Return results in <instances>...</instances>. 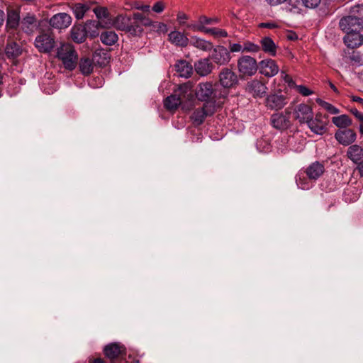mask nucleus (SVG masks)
<instances>
[{"label": "nucleus", "instance_id": "1", "mask_svg": "<svg viewBox=\"0 0 363 363\" xmlns=\"http://www.w3.org/2000/svg\"><path fill=\"white\" fill-rule=\"evenodd\" d=\"M191 85L190 82L181 84L173 94L167 96L164 101V106L169 111H175L179 105L185 101L191 99Z\"/></svg>", "mask_w": 363, "mask_h": 363}, {"label": "nucleus", "instance_id": "2", "mask_svg": "<svg viewBox=\"0 0 363 363\" xmlns=\"http://www.w3.org/2000/svg\"><path fill=\"white\" fill-rule=\"evenodd\" d=\"M34 44L40 52H50L55 46V40L52 28L48 26L45 28H40Z\"/></svg>", "mask_w": 363, "mask_h": 363}, {"label": "nucleus", "instance_id": "3", "mask_svg": "<svg viewBox=\"0 0 363 363\" xmlns=\"http://www.w3.org/2000/svg\"><path fill=\"white\" fill-rule=\"evenodd\" d=\"M57 57L60 60L64 67L73 70L77 65L78 55L74 47L69 43H64L57 49Z\"/></svg>", "mask_w": 363, "mask_h": 363}, {"label": "nucleus", "instance_id": "4", "mask_svg": "<svg viewBox=\"0 0 363 363\" xmlns=\"http://www.w3.org/2000/svg\"><path fill=\"white\" fill-rule=\"evenodd\" d=\"M195 95L199 101H203L204 104L216 105V100L220 94L211 82H206L199 83L197 85L195 89Z\"/></svg>", "mask_w": 363, "mask_h": 363}, {"label": "nucleus", "instance_id": "5", "mask_svg": "<svg viewBox=\"0 0 363 363\" xmlns=\"http://www.w3.org/2000/svg\"><path fill=\"white\" fill-rule=\"evenodd\" d=\"M238 69L241 79L254 75L258 65L255 58L249 55H242L238 60Z\"/></svg>", "mask_w": 363, "mask_h": 363}, {"label": "nucleus", "instance_id": "6", "mask_svg": "<svg viewBox=\"0 0 363 363\" xmlns=\"http://www.w3.org/2000/svg\"><path fill=\"white\" fill-rule=\"evenodd\" d=\"M104 354L112 363L123 360L126 356L125 347L120 343L114 342L105 346Z\"/></svg>", "mask_w": 363, "mask_h": 363}, {"label": "nucleus", "instance_id": "7", "mask_svg": "<svg viewBox=\"0 0 363 363\" xmlns=\"http://www.w3.org/2000/svg\"><path fill=\"white\" fill-rule=\"evenodd\" d=\"M339 26L346 33L352 31H360L363 28V18L350 15L342 18Z\"/></svg>", "mask_w": 363, "mask_h": 363}, {"label": "nucleus", "instance_id": "8", "mask_svg": "<svg viewBox=\"0 0 363 363\" xmlns=\"http://www.w3.org/2000/svg\"><path fill=\"white\" fill-rule=\"evenodd\" d=\"M292 112L291 108L285 109L284 113H274L271 117V123L273 127L277 130H283L289 128L291 125L290 115Z\"/></svg>", "mask_w": 363, "mask_h": 363}, {"label": "nucleus", "instance_id": "9", "mask_svg": "<svg viewBox=\"0 0 363 363\" xmlns=\"http://www.w3.org/2000/svg\"><path fill=\"white\" fill-rule=\"evenodd\" d=\"M217 105L212 104H203L201 108H196L191 116L194 123L199 125L203 123L206 118L213 116L216 111Z\"/></svg>", "mask_w": 363, "mask_h": 363}, {"label": "nucleus", "instance_id": "10", "mask_svg": "<svg viewBox=\"0 0 363 363\" xmlns=\"http://www.w3.org/2000/svg\"><path fill=\"white\" fill-rule=\"evenodd\" d=\"M218 77L220 84L225 89L235 87L239 83L238 75L228 67H224L220 70Z\"/></svg>", "mask_w": 363, "mask_h": 363}, {"label": "nucleus", "instance_id": "11", "mask_svg": "<svg viewBox=\"0 0 363 363\" xmlns=\"http://www.w3.org/2000/svg\"><path fill=\"white\" fill-rule=\"evenodd\" d=\"M294 117L295 120L298 121L301 124L308 122L313 116L311 107L306 104H300L297 105L293 110Z\"/></svg>", "mask_w": 363, "mask_h": 363}, {"label": "nucleus", "instance_id": "12", "mask_svg": "<svg viewBox=\"0 0 363 363\" xmlns=\"http://www.w3.org/2000/svg\"><path fill=\"white\" fill-rule=\"evenodd\" d=\"M327 116L320 113H318L315 118L309 119L308 122V128L315 134L322 135L326 131Z\"/></svg>", "mask_w": 363, "mask_h": 363}, {"label": "nucleus", "instance_id": "13", "mask_svg": "<svg viewBox=\"0 0 363 363\" xmlns=\"http://www.w3.org/2000/svg\"><path fill=\"white\" fill-rule=\"evenodd\" d=\"M335 138L344 146H350L356 140L357 134L353 129H338L335 133Z\"/></svg>", "mask_w": 363, "mask_h": 363}, {"label": "nucleus", "instance_id": "14", "mask_svg": "<svg viewBox=\"0 0 363 363\" xmlns=\"http://www.w3.org/2000/svg\"><path fill=\"white\" fill-rule=\"evenodd\" d=\"M245 90L255 98H262L266 94L267 87L264 82L253 79L247 83Z\"/></svg>", "mask_w": 363, "mask_h": 363}, {"label": "nucleus", "instance_id": "15", "mask_svg": "<svg viewBox=\"0 0 363 363\" xmlns=\"http://www.w3.org/2000/svg\"><path fill=\"white\" fill-rule=\"evenodd\" d=\"M288 103L286 96L282 94H269L266 98V106L271 110H281Z\"/></svg>", "mask_w": 363, "mask_h": 363}, {"label": "nucleus", "instance_id": "16", "mask_svg": "<svg viewBox=\"0 0 363 363\" xmlns=\"http://www.w3.org/2000/svg\"><path fill=\"white\" fill-rule=\"evenodd\" d=\"M212 60L219 65H225L230 60V55L228 49L223 46H217L213 49L211 56Z\"/></svg>", "mask_w": 363, "mask_h": 363}, {"label": "nucleus", "instance_id": "17", "mask_svg": "<svg viewBox=\"0 0 363 363\" xmlns=\"http://www.w3.org/2000/svg\"><path fill=\"white\" fill-rule=\"evenodd\" d=\"M71 16L66 13H59L54 15L49 21L50 26L57 29H65L70 26Z\"/></svg>", "mask_w": 363, "mask_h": 363}, {"label": "nucleus", "instance_id": "18", "mask_svg": "<svg viewBox=\"0 0 363 363\" xmlns=\"http://www.w3.org/2000/svg\"><path fill=\"white\" fill-rule=\"evenodd\" d=\"M261 74L266 77H271L276 75L279 72V67L276 62L272 59L262 60L258 65Z\"/></svg>", "mask_w": 363, "mask_h": 363}, {"label": "nucleus", "instance_id": "19", "mask_svg": "<svg viewBox=\"0 0 363 363\" xmlns=\"http://www.w3.org/2000/svg\"><path fill=\"white\" fill-rule=\"evenodd\" d=\"M22 48L18 43L10 38L7 40L5 47V54L8 58L13 60L16 59L22 54Z\"/></svg>", "mask_w": 363, "mask_h": 363}, {"label": "nucleus", "instance_id": "20", "mask_svg": "<svg viewBox=\"0 0 363 363\" xmlns=\"http://www.w3.org/2000/svg\"><path fill=\"white\" fill-rule=\"evenodd\" d=\"M346 155L356 164L363 162V147L359 145H352L347 148Z\"/></svg>", "mask_w": 363, "mask_h": 363}, {"label": "nucleus", "instance_id": "21", "mask_svg": "<svg viewBox=\"0 0 363 363\" xmlns=\"http://www.w3.org/2000/svg\"><path fill=\"white\" fill-rule=\"evenodd\" d=\"M363 37L359 31H352L344 37V43L349 48H357L362 45Z\"/></svg>", "mask_w": 363, "mask_h": 363}, {"label": "nucleus", "instance_id": "22", "mask_svg": "<svg viewBox=\"0 0 363 363\" xmlns=\"http://www.w3.org/2000/svg\"><path fill=\"white\" fill-rule=\"evenodd\" d=\"M111 56L108 50L100 48L97 49L93 53L92 60L95 65H98L99 67H105L110 60Z\"/></svg>", "mask_w": 363, "mask_h": 363}, {"label": "nucleus", "instance_id": "23", "mask_svg": "<svg viewBox=\"0 0 363 363\" xmlns=\"http://www.w3.org/2000/svg\"><path fill=\"white\" fill-rule=\"evenodd\" d=\"M213 67V65L210 62L208 58L201 59L194 64V68L196 73L203 77L209 74L211 72Z\"/></svg>", "mask_w": 363, "mask_h": 363}, {"label": "nucleus", "instance_id": "24", "mask_svg": "<svg viewBox=\"0 0 363 363\" xmlns=\"http://www.w3.org/2000/svg\"><path fill=\"white\" fill-rule=\"evenodd\" d=\"M37 27V19L33 15H27L21 21V30L27 34H31Z\"/></svg>", "mask_w": 363, "mask_h": 363}, {"label": "nucleus", "instance_id": "25", "mask_svg": "<svg viewBox=\"0 0 363 363\" xmlns=\"http://www.w3.org/2000/svg\"><path fill=\"white\" fill-rule=\"evenodd\" d=\"M260 49H262L265 53H267L272 57L276 56L278 46L271 38L268 36L263 37L260 40Z\"/></svg>", "mask_w": 363, "mask_h": 363}, {"label": "nucleus", "instance_id": "26", "mask_svg": "<svg viewBox=\"0 0 363 363\" xmlns=\"http://www.w3.org/2000/svg\"><path fill=\"white\" fill-rule=\"evenodd\" d=\"M325 168L319 162L312 163L306 170V173L310 179H317L324 172Z\"/></svg>", "mask_w": 363, "mask_h": 363}, {"label": "nucleus", "instance_id": "27", "mask_svg": "<svg viewBox=\"0 0 363 363\" xmlns=\"http://www.w3.org/2000/svg\"><path fill=\"white\" fill-rule=\"evenodd\" d=\"M87 30L82 25L74 26L71 30L72 39L77 43L85 41L87 37Z\"/></svg>", "mask_w": 363, "mask_h": 363}, {"label": "nucleus", "instance_id": "28", "mask_svg": "<svg viewBox=\"0 0 363 363\" xmlns=\"http://www.w3.org/2000/svg\"><path fill=\"white\" fill-rule=\"evenodd\" d=\"M21 25L19 13L16 10H10L7 13L6 29L15 30Z\"/></svg>", "mask_w": 363, "mask_h": 363}, {"label": "nucleus", "instance_id": "29", "mask_svg": "<svg viewBox=\"0 0 363 363\" xmlns=\"http://www.w3.org/2000/svg\"><path fill=\"white\" fill-rule=\"evenodd\" d=\"M169 40L174 44L181 47H186L189 44V38L182 33L172 31L169 34Z\"/></svg>", "mask_w": 363, "mask_h": 363}, {"label": "nucleus", "instance_id": "30", "mask_svg": "<svg viewBox=\"0 0 363 363\" xmlns=\"http://www.w3.org/2000/svg\"><path fill=\"white\" fill-rule=\"evenodd\" d=\"M175 71L182 77L187 78L192 73V66L185 60L179 61L175 65Z\"/></svg>", "mask_w": 363, "mask_h": 363}, {"label": "nucleus", "instance_id": "31", "mask_svg": "<svg viewBox=\"0 0 363 363\" xmlns=\"http://www.w3.org/2000/svg\"><path fill=\"white\" fill-rule=\"evenodd\" d=\"M94 65L92 59L82 57L79 62V70L84 75H89L93 72Z\"/></svg>", "mask_w": 363, "mask_h": 363}, {"label": "nucleus", "instance_id": "32", "mask_svg": "<svg viewBox=\"0 0 363 363\" xmlns=\"http://www.w3.org/2000/svg\"><path fill=\"white\" fill-rule=\"evenodd\" d=\"M143 32V28L141 27L140 22L138 19H135L134 13L133 16H130V22L127 33L131 35L138 36Z\"/></svg>", "mask_w": 363, "mask_h": 363}, {"label": "nucleus", "instance_id": "33", "mask_svg": "<svg viewBox=\"0 0 363 363\" xmlns=\"http://www.w3.org/2000/svg\"><path fill=\"white\" fill-rule=\"evenodd\" d=\"M332 122L338 127L339 129H346L352 124V119L346 114L333 117Z\"/></svg>", "mask_w": 363, "mask_h": 363}, {"label": "nucleus", "instance_id": "34", "mask_svg": "<svg viewBox=\"0 0 363 363\" xmlns=\"http://www.w3.org/2000/svg\"><path fill=\"white\" fill-rule=\"evenodd\" d=\"M129 22L130 16L118 15L113 20V26L118 30L127 32Z\"/></svg>", "mask_w": 363, "mask_h": 363}, {"label": "nucleus", "instance_id": "35", "mask_svg": "<svg viewBox=\"0 0 363 363\" xmlns=\"http://www.w3.org/2000/svg\"><path fill=\"white\" fill-rule=\"evenodd\" d=\"M190 45L203 51H209L213 47L211 42L196 37H191Z\"/></svg>", "mask_w": 363, "mask_h": 363}, {"label": "nucleus", "instance_id": "36", "mask_svg": "<svg viewBox=\"0 0 363 363\" xmlns=\"http://www.w3.org/2000/svg\"><path fill=\"white\" fill-rule=\"evenodd\" d=\"M101 41L106 45H113L118 41L117 34L112 30H106L100 35Z\"/></svg>", "mask_w": 363, "mask_h": 363}, {"label": "nucleus", "instance_id": "37", "mask_svg": "<svg viewBox=\"0 0 363 363\" xmlns=\"http://www.w3.org/2000/svg\"><path fill=\"white\" fill-rule=\"evenodd\" d=\"M354 48H350L347 50V51H345V57L347 60L350 61L354 64L362 65V55L353 50Z\"/></svg>", "mask_w": 363, "mask_h": 363}, {"label": "nucleus", "instance_id": "38", "mask_svg": "<svg viewBox=\"0 0 363 363\" xmlns=\"http://www.w3.org/2000/svg\"><path fill=\"white\" fill-rule=\"evenodd\" d=\"M72 9L75 15V17L77 19H82L84 17L86 11H88L89 7L85 4L77 3L73 4Z\"/></svg>", "mask_w": 363, "mask_h": 363}, {"label": "nucleus", "instance_id": "39", "mask_svg": "<svg viewBox=\"0 0 363 363\" xmlns=\"http://www.w3.org/2000/svg\"><path fill=\"white\" fill-rule=\"evenodd\" d=\"M302 6L301 0H289L288 9L293 13L301 14L302 13Z\"/></svg>", "mask_w": 363, "mask_h": 363}, {"label": "nucleus", "instance_id": "40", "mask_svg": "<svg viewBox=\"0 0 363 363\" xmlns=\"http://www.w3.org/2000/svg\"><path fill=\"white\" fill-rule=\"evenodd\" d=\"M94 27V25H97L99 28H108L113 26V20L111 16L104 17V18H98V21L89 23Z\"/></svg>", "mask_w": 363, "mask_h": 363}, {"label": "nucleus", "instance_id": "41", "mask_svg": "<svg viewBox=\"0 0 363 363\" xmlns=\"http://www.w3.org/2000/svg\"><path fill=\"white\" fill-rule=\"evenodd\" d=\"M93 21H95L94 20L87 21L86 22L85 25H84V27L86 28V30H87V35H89L91 38H94L99 35V28L98 27V26L94 25V27L92 25L89 24V23H91Z\"/></svg>", "mask_w": 363, "mask_h": 363}, {"label": "nucleus", "instance_id": "42", "mask_svg": "<svg viewBox=\"0 0 363 363\" xmlns=\"http://www.w3.org/2000/svg\"><path fill=\"white\" fill-rule=\"evenodd\" d=\"M134 16L135 19H138L140 22L141 27L143 28V27H147L150 26L152 27L154 25V21H152L150 18L148 17H146L143 14L140 13H134Z\"/></svg>", "mask_w": 363, "mask_h": 363}, {"label": "nucleus", "instance_id": "43", "mask_svg": "<svg viewBox=\"0 0 363 363\" xmlns=\"http://www.w3.org/2000/svg\"><path fill=\"white\" fill-rule=\"evenodd\" d=\"M205 33L211 34L216 38H225L228 36V33L225 30H222L218 28H206Z\"/></svg>", "mask_w": 363, "mask_h": 363}, {"label": "nucleus", "instance_id": "44", "mask_svg": "<svg viewBox=\"0 0 363 363\" xmlns=\"http://www.w3.org/2000/svg\"><path fill=\"white\" fill-rule=\"evenodd\" d=\"M317 103L332 114H337L339 113V110L337 108L325 101L318 99Z\"/></svg>", "mask_w": 363, "mask_h": 363}, {"label": "nucleus", "instance_id": "45", "mask_svg": "<svg viewBox=\"0 0 363 363\" xmlns=\"http://www.w3.org/2000/svg\"><path fill=\"white\" fill-rule=\"evenodd\" d=\"M259 50L260 47L253 43L247 41L243 44L242 52H257Z\"/></svg>", "mask_w": 363, "mask_h": 363}, {"label": "nucleus", "instance_id": "46", "mask_svg": "<svg viewBox=\"0 0 363 363\" xmlns=\"http://www.w3.org/2000/svg\"><path fill=\"white\" fill-rule=\"evenodd\" d=\"M94 12L96 16L97 19L98 18H104V17H108L110 16L109 12L108 11L107 9L105 7H101L98 6L94 8Z\"/></svg>", "mask_w": 363, "mask_h": 363}, {"label": "nucleus", "instance_id": "47", "mask_svg": "<svg viewBox=\"0 0 363 363\" xmlns=\"http://www.w3.org/2000/svg\"><path fill=\"white\" fill-rule=\"evenodd\" d=\"M218 19L216 18H208L206 16H201L199 18V22L201 23L203 26L204 25H210L218 23Z\"/></svg>", "mask_w": 363, "mask_h": 363}, {"label": "nucleus", "instance_id": "48", "mask_svg": "<svg viewBox=\"0 0 363 363\" xmlns=\"http://www.w3.org/2000/svg\"><path fill=\"white\" fill-rule=\"evenodd\" d=\"M186 27L193 31H201L205 33L206 28L203 26L201 23H189L186 24Z\"/></svg>", "mask_w": 363, "mask_h": 363}, {"label": "nucleus", "instance_id": "49", "mask_svg": "<svg viewBox=\"0 0 363 363\" xmlns=\"http://www.w3.org/2000/svg\"><path fill=\"white\" fill-rule=\"evenodd\" d=\"M302 1V4L303 6H305L306 8H309V9H313V8H315L317 7L321 0H301Z\"/></svg>", "mask_w": 363, "mask_h": 363}, {"label": "nucleus", "instance_id": "50", "mask_svg": "<svg viewBox=\"0 0 363 363\" xmlns=\"http://www.w3.org/2000/svg\"><path fill=\"white\" fill-rule=\"evenodd\" d=\"M296 89L298 91V93H300L301 95L304 96H308L313 93L311 90H310L308 88L303 85L296 86Z\"/></svg>", "mask_w": 363, "mask_h": 363}, {"label": "nucleus", "instance_id": "51", "mask_svg": "<svg viewBox=\"0 0 363 363\" xmlns=\"http://www.w3.org/2000/svg\"><path fill=\"white\" fill-rule=\"evenodd\" d=\"M165 8V4L163 1H157L152 6V9L154 12L160 13H162Z\"/></svg>", "mask_w": 363, "mask_h": 363}, {"label": "nucleus", "instance_id": "52", "mask_svg": "<svg viewBox=\"0 0 363 363\" xmlns=\"http://www.w3.org/2000/svg\"><path fill=\"white\" fill-rule=\"evenodd\" d=\"M152 28L153 30L157 31H162L163 33L167 31V26L163 23L155 22Z\"/></svg>", "mask_w": 363, "mask_h": 363}, {"label": "nucleus", "instance_id": "53", "mask_svg": "<svg viewBox=\"0 0 363 363\" xmlns=\"http://www.w3.org/2000/svg\"><path fill=\"white\" fill-rule=\"evenodd\" d=\"M259 28L274 29L278 27L277 24L273 22L261 23L259 24Z\"/></svg>", "mask_w": 363, "mask_h": 363}, {"label": "nucleus", "instance_id": "54", "mask_svg": "<svg viewBox=\"0 0 363 363\" xmlns=\"http://www.w3.org/2000/svg\"><path fill=\"white\" fill-rule=\"evenodd\" d=\"M284 82L288 84V86L291 88H296V86H297L295 83V82L292 79V78L288 75L285 74L284 77Z\"/></svg>", "mask_w": 363, "mask_h": 363}, {"label": "nucleus", "instance_id": "55", "mask_svg": "<svg viewBox=\"0 0 363 363\" xmlns=\"http://www.w3.org/2000/svg\"><path fill=\"white\" fill-rule=\"evenodd\" d=\"M243 46L239 43H234L230 45V50L233 52L242 51Z\"/></svg>", "mask_w": 363, "mask_h": 363}, {"label": "nucleus", "instance_id": "56", "mask_svg": "<svg viewBox=\"0 0 363 363\" xmlns=\"http://www.w3.org/2000/svg\"><path fill=\"white\" fill-rule=\"evenodd\" d=\"M135 9H138V10H141L143 12H150V5H141L140 4V3H135Z\"/></svg>", "mask_w": 363, "mask_h": 363}, {"label": "nucleus", "instance_id": "57", "mask_svg": "<svg viewBox=\"0 0 363 363\" xmlns=\"http://www.w3.org/2000/svg\"><path fill=\"white\" fill-rule=\"evenodd\" d=\"M350 112L359 120L362 121L363 120V113L358 111L357 108H352L350 110Z\"/></svg>", "mask_w": 363, "mask_h": 363}, {"label": "nucleus", "instance_id": "58", "mask_svg": "<svg viewBox=\"0 0 363 363\" xmlns=\"http://www.w3.org/2000/svg\"><path fill=\"white\" fill-rule=\"evenodd\" d=\"M267 2L271 6H277L281 4L288 0H266Z\"/></svg>", "mask_w": 363, "mask_h": 363}, {"label": "nucleus", "instance_id": "59", "mask_svg": "<svg viewBox=\"0 0 363 363\" xmlns=\"http://www.w3.org/2000/svg\"><path fill=\"white\" fill-rule=\"evenodd\" d=\"M188 16L184 13H179L177 15V19L179 21L180 25H184L185 22L182 21V20L187 19Z\"/></svg>", "mask_w": 363, "mask_h": 363}, {"label": "nucleus", "instance_id": "60", "mask_svg": "<svg viewBox=\"0 0 363 363\" xmlns=\"http://www.w3.org/2000/svg\"><path fill=\"white\" fill-rule=\"evenodd\" d=\"M357 166L356 167V169L358 170L359 175L363 177V161L357 164Z\"/></svg>", "mask_w": 363, "mask_h": 363}, {"label": "nucleus", "instance_id": "61", "mask_svg": "<svg viewBox=\"0 0 363 363\" xmlns=\"http://www.w3.org/2000/svg\"><path fill=\"white\" fill-rule=\"evenodd\" d=\"M352 100L353 101L360 104L363 106V99L362 98H360V97L356 96H352Z\"/></svg>", "mask_w": 363, "mask_h": 363}, {"label": "nucleus", "instance_id": "62", "mask_svg": "<svg viewBox=\"0 0 363 363\" xmlns=\"http://www.w3.org/2000/svg\"><path fill=\"white\" fill-rule=\"evenodd\" d=\"M5 18V13L3 10L0 9V26L3 25Z\"/></svg>", "mask_w": 363, "mask_h": 363}, {"label": "nucleus", "instance_id": "63", "mask_svg": "<svg viewBox=\"0 0 363 363\" xmlns=\"http://www.w3.org/2000/svg\"><path fill=\"white\" fill-rule=\"evenodd\" d=\"M90 363H106V362L101 358H96L93 360H90Z\"/></svg>", "mask_w": 363, "mask_h": 363}, {"label": "nucleus", "instance_id": "64", "mask_svg": "<svg viewBox=\"0 0 363 363\" xmlns=\"http://www.w3.org/2000/svg\"><path fill=\"white\" fill-rule=\"evenodd\" d=\"M330 87L336 93H338V90L336 86L332 83L329 82Z\"/></svg>", "mask_w": 363, "mask_h": 363}]
</instances>
